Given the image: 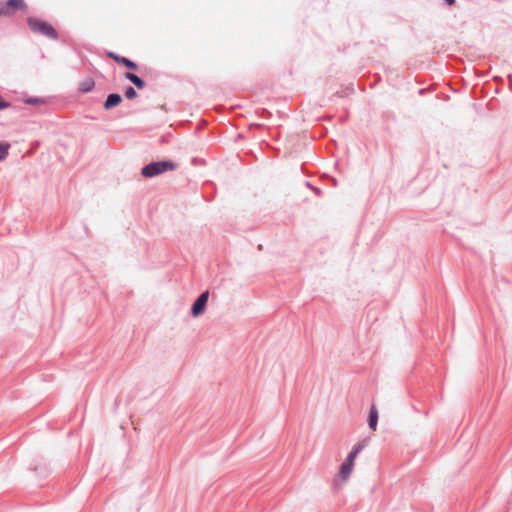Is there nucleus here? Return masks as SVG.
I'll use <instances>...</instances> for the list:
<instances>
[{"instance_id":"f257e3e1","label":"nucleus","mask_w":512,"mask_h":512,"mask_svg":"<svg viewBox=\"0 0 512 512\" xmlns=\"http://www.w3.org/2000/svg\"><path fill=\"white\" fill-rule=\"evenodd\" d=\"M365 446L366 442L363 440L361 442L356 443L352 447L351 451L348 453V455L346 456V458L339 467L335 479L336 482L344 484L348 481L354 470L356 458L358 454L365 448Z\"/></svg>"},{"instance_id":"f03ea898","label":"nucleus","mask_w":512,"mask_h":512,"mask_svg":"<svg viewBox=\"0 0 512 512\" xmlns=\"http://www.w3.org/2000/svg\"><path fill=\"white\" fill-rule=\"evenodd\" d=\"M175 169V164L169 161L155 162L146 165L142 169V174L145 177H154L166 171H172Z\"/></svg>"},{"instance_id":"7ed1b4c3","label":"nucleus","mask_w":512,"mask_h":512,"mask_svg":"<svg viewBox=\"0 0 512 512\" xmlns=\"http://www.w3.org/2000/svg\"><path fill=\"white\" fill-rule=\"evenodd\" d=\"M208 299L209 292L205 291L194 301L191 306V315L193 318H198L205 313Z\"/></svg>"},{"instance_id":"20e7f679","label":"nucleus","mask_w":512,"mask_h":512,"mask_svg":"<svg viewBox=\"0 0 512 512\" xmlns=\"http://www.w3.org/2000/svg\"><path fill=\"white\" fill-rule=\"evenodd\" d=\"M28 24H29V27L35 32L42 33L49 37L55 36L54 29L45 22H42L35 18H30L28 20Z\"/></svg>"},{"instance_id":"39448f33","label":"nucleus","mask_w":512,"mask_h":512,"mask_svg":"<svg viewBox=\"0 0 512 512\" xmlns=\"http://www.w3.org/2000/svg\"><path fill=\"white\" fill-rule=\"evenodd\" d=\"M25 7L23 0H9L6 3H0L3 16H10L18 10H24Z\"/></svg>"},{"instance_id":"423d86ee","label":"nucleus","mask_w":512,"mask_h":512,"mask_svg":"<svg viewBox=\"0 0 512 512\" xmlns=\"http://www.w3.org/2000/svg\"><path fill=\"white\" fill-rule=\"evenodd\" d=\"M122 98L118 94H111L108 96L104 106L106 109L113 108L121 102Z\"/></svg>"},{"instance_id":"0eeeda50","label":"nucleus","mask_w":512,"mask_h":512,"mask_svg":"<svg viewBox=\"0 0 512 512\" xmlns=\"http://www.w3.org/2000/svg\"><path fill=\"white\" fill-rule=\"evenodd\" d=\"M378 423V412L375 407H372L369 415V427L375 431Z\"/></svg>"},{"instance_id":"6e6552de","label":"nucleus","mask_w":512,"mask_h":512,"mask_svg":"<svg viewBox=\"0 0 512 512\" xmlns=\"http://www.w3.org/2000/svg\"><path fill=\"white\" fill-rule=\"evenodd\" d=\"M93 87H94V81L90 78L82 81L79 84V90L82 92H89L92 90Z\"/></svg>"},{"instance_id":"1a4fd4ad","label":"nucleus","mask_w":512,"mask_h":512,"mask_svg":"<svg viewBox=\"0 0 512 512\" xmlns=\"http://www.w3.org/2000/svg\"><path fill=\"white\" fill-rule=\"evenodd\" d=\"M126 77L133 82L138 88H142L144 86V82L135 74L127 73Z\"/></svg>"},{"instance_id":"9d476101","label":"nucleus","mask_w":512,"mask_h":512,"mask_svg":"<svg viewBox=\"0 0 512 512\" xmlns=\"http://www.w3.org/2000/svg\"><path fill=\"white\" fill-rule=\"evenodd\" d=\"M9 148L10 145L8 143H0V161L6 158Z\"/></svg>"},{"instance_id":"9b49d317","label":"nucleus","mask_w":512,"mask_h":512,"mask_svg":"<svg viewBox=\"0 0 512 512\" xmlns=\"http://www.w3.org/2000/svg\"><path fill=\"white\" fill-rule=\"evenodd\" d=\"M117 60L124 63L128 68H131V69L135 68V64L126 58H121V59L117 58Z\"/></svg>"},{"instance_id":"f8f14e48","label":"nucleus","mask_w":512,"mask_h":512,"mask_svg":"<svg viewBox=\"0 0 512 512\" xmlns=\"http://www.w3.org/2000/svg\"><path fill=\"white\" fill-rule=\"evenodd\" d=\"M136 95H137V94H136V91H135L132 87H130V88H128V89L126 90V97H127V98H129V99H133V98H135V97H136Z\"/></svg>"},{"instance_id":"ddd939ff","label":"nucleus","mask_w":512,"mask_h":512,"mask_svg":"<svg viewBox=\"0 0 512 512\" xmlns=\"http://www.w3.org/2000/svg\"><path fill=\"white\" fill-rule=\"evenodd\" d=\"M4 107H5L4 103L0 100V109H2Z\"/></svg>"},{"instance_id":"4468645a","label":"nucleus","mask_w":512,"mask_h":512,"mask_svg":"<svg viewBox=\"0 0 512 512\" xmlns=\"http://www.w3.org/2000/svg\"><path fill=\"white\" fill-rule=\"evenodd\" d=\"M449 4H452L454 0H446Z\"/></svg>"}]
</instances>
